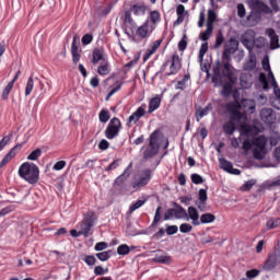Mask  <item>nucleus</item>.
I'll list each match as a JSON object with an SVG mask.
<instances>
[{"label": "nucleus", "mask_w": 280, "mask_h": 280, "mask_svg": "<svg viewBox=\"0 0 280 280\" xmlns=\"http://www.w3.org/2000/svg\"><path fill=\"white\" fill-rule=\"evenodd\" d=\"M235 51H237V49L226 45L222 55V61H223L222 75L223 78H226L229 82H231L232 84H237V75L235 74V71L233 70V66L231 65V60H232L231 56H233Z\"/></svg>", "instance_id": "f257e3e1"}, {"label": "nucleus", "mask_w": 280, "mask_h": 280, "mask_svg": "<svg viewBox=\"0 0 280 280\" xmlns=\"http://www.w3.org/2000/svg\"><path fill=\"white\" fill-rule=\"evenodd\" d=\"M266 34L270 38V49H279L280 44H279V35H277V32L275 28H267Z\"/></svg>", "instance_id": "dca6fc26"}, {"label": "nucleus", "mask_w": 280, "mask_h": 280, "mask_svg": "<svg viewBox=\"0 0 280 280\" xmlns=\"http://www.w3.org/2000/svg\"><path fill=\"white\" fill-rule=\"evenodd\" d=\"M187 220H191L192 226H200V214L194 206L188 207Z\"/></svg>", "instance_id": "2eb2a0df"}, {"label": "nucleus", "mask_w": 280, "mask_h": 280, "mask_svg": "<svg viewBox=\"0 0 280 280\" xmlns=\"http://www.w3.org/2000/svg\"><path fill=\"white\" fill-rule=\"evenodd\" d=\"M19 176L30 185H36L40 179V170L34 163H23L19 168Z\"/></svg>", "instance_id": "f03ea898"}, {"label": "nucleus", "mask_w": 280, "mask_h": 280, "mask_svg": "<svg viewBox=\"0 0 280 280\" xmlns=\"http://www.w3.org/2000/svg\"><path fill=\"white\" fill-rule=\"evenodd\" d=\"M253 144L258 150H266V145L268 144V138H266V136H258L257 138H254Z\"/></svg>", "instance_id": "5701e85b"}, {"label": "nucleus", "mask_w": 280, "mask_h": 280, "mask_svg": "<svg viewBox=\"0 0 280 280\" xmlns=\"http://www.w3.org/2000/svg\"><path fill=\"white\" fill-rule=\"evenodd\" d=\"M220 80H222V73L220 72V62H218L217 68L213 71L212 83L218 85Z\"/></svg>", "instance_id": "e433bc0d"}, {"label": "nucleus", "mask_w": 280, "mask_h": 280, "mask_svg": "<svg viewBox=\"0 0 280 280\" xmlns=\"http://www.w3.org/2000/svg\"><path fill=\"white\" fill-rule=\"evenodd\" d=\"M71 54H72V62L74 65H78V62H80V58H82V55H80V48L78 47V44H75V37H73V40L71 44Z\"/></svg>", "instance_id": "412c9836"}, {"label": "nucleus", "mask_w": 280, "mask_h": 280, "mask_svg": "<svg viewBox=\"0 0 280 280\" xmlns=\"http://www.w3.org/2000/svg\"><path fill=\"white\" fill-rule=\"evenodd\" d=\"M211 110H213V103H208L207 106L202 107H196L195 109V118L196 121H200L202 119V117H207V115H209V113H211Z\"/></svg>", "instance_id": "ddd939ff"}, {"label": "nucleus", "mask_w": 280, "mask_h": 280, "mask_svg": "<svg viewBox=\"0 0 280 280\" xmlns=\"http://www.w3.org/2000/svg\"><path fill=\"white\" fill-rule=\"evenodd\" d=\"M260 119L267 126H272L277 121V115L272 108H262L260 110Z\"/></svg>", "instance_id": "1a4fd4ad"}, {"label": "nucleus", "mask_w": 280, "mask_h": 280, "mask_svg": "<svg viewBox=\"0 0 280 280\" xmlns=\"http://www.w3.org/2000/svg\"><path fill=\"white\" fill-rule=\"evenodd\" d=\"M230 110V119L232 121H242V119H244V114H242V112H240L238 109H231Z\"/></svg>", "instance_id": "c85d7f7f"}, {"label": "nucleus", "mask_w": 280, "mask_h": 280, "mask_svg": "<svg viewBox=\"0 0 280 280\" xmlns=\"http://www.w3.org/2000/svg\"><path fill=\"white\" fill-rule=\"evenodd\" d=\"M258 80L260 84H262L264 91H268V89H270V84L268 83V77H266V73L260 72Z\"/></svg>", "instance_id": "a19ab883"}, {"label": "nucleus", "mask_w": 280, "mask_h": 280, "mask_svg": "<svg viewBox=\"0 0 280 280\" xmlns=\"http://www.w3.org/2000/svg\"><path fill=\"white\" fill-rule=\"evenodd\" d=\"M266 46V39L261 36L258 38H255L254 47H257V49H261Z\"/></svg>", "instance_id": "680f3d73"}, {"label": "nucleus", "mask_w": 280, "mask_h": 280, "mask_svg": "<svg viewBox=\"0 0 280 280\" xmlns=\"http://www.w3.org/2000/svg\"><path fill=\"white\" fill-rule=\"evenodd\" d=\"M106 248H108V243L106 242H98L94 246V250H96L97 253L106 250Z\"/></svg>", "instance_id": "69168bd1"}, {"label": "nucleus", "mask_w": 280, "mask_h": 280, "mask_svg": "<svg viewBox=\"0 0 280 280\" xmlns=\"http://www.w3.org/2000/svg\"><path fill=\"white\" fill-rule=\"evenodd\" d=\"M179 231L180 233H191V231H194V226L189 223H182L179 225Z\"/></svg>", "instance_id": "13d9d810"}, {"label": "nucleus", "mask_w": 280, "mask_h": 280, "mask_svg": "<svg viewBox=\"0 0 280 280\" xmlns=\"http://www.w3.org/2000/svg\"><path fill=\"white\" fill-rule=\"evenodd\" d=\"M101 60H104V49L102 48H95L93 50V59L92 62L93 65H97Z\"/></svg>", "instance_id": "bb28decb"}, {"label": "nucleus", "mask_w": 280, "mask_h": 280, "mask_svg": "<svg viewBox=\"0 0 280 280\" xmlns=\"http://www.w3.org/2000/svg\"><path fill=\"white\" fill-rule=\"evenodd\" d=\"M100 261H108L113 257V250L101 252L95 255Z\"/></svg>", "instance_id": "f704fd0d"}, {"label": "nucleus", "mask_w": 280, "mask_h": 280, "mask_svg": "<svg viewBox=\"0 0 280 280\" xmlns=\"http://www.w3.org/2000/svg\"><path fill=\"white\" fill-rule=\"evenodd\" d=\"M32 91H34V78L30 77L25 86V97L32 95Z\"/></svg>", "instance_id": "ea45409f"}, {"label": "nucleus", "mask_w": 280, "mask_h": 280, "mask_svg": "<svg viewBox=\"0 0 280 280\" xmlns=\"http://www.w3.org/2000/svg\"><path fill=\"white\" fill-rule=\"evenodd\" d=\"M161 43H163V38L155 40L150 45L148 48V56H153V54H156V49L161 47Z\"/></svg>", "instance_id": "7c9ffc66"}, {"label": "nucleus", "mask_w": 280, "mask_h": 280, "mask_svg": "<svg viewBox=\"0 0 280 280\" xmlns=\"http://www.w3.org/2000/svg\"><path fill=\"white\" fill-rule=\"evenodd\" d=\"M81 43L82 45H91L93 43V35L91 34L83 35V37L81 38Z\"/></svg>", "instance_id": "774afa93"}, {"label": "nucleus", "mask_w": 280, "mask_h": 280, "mask_svg": "<svg viewBox=\"0 0 280 280\" xmlns=\"http://www.w3.org/2000/svg\"><path fill=\"white\" fill-rule=\"evenodd\" d=\"M161 222V207H158L155 210L154 219L152 221L151 226H156Z\"/></svg>", "instance_id": "bf43d9fd"}, {"label": "nucleus", "mask_w": 280, "mask_h": 280, "mask_svg": "<svg viewBox=\"0 0 280 280\" xmlns=\"http://www.w3.org/2000/svg\"><path fill=\"white\" fill-rule=\"evenodd\" d=\"M145 202H148V199H139L138 201L133 202L129 207V213H135V211H137V209H141Z\"/></svg>", "instance_id": "473e14b6"}, {"label": "nucleus", "mask_w": 280, "mask_h": 280, "mask_svg": "<svg viewBox=\"0 0 280 280\" xmlns=\"http://www.w3.org/2000/svg\"><path fill=\"white\" fill-rule=\"evenodd\" d=\"M180 56H178L177 54L172 56V61H171V66H170V72L166 73V75H176V73H178V71H180Z\"/></svg>", "instance_id": "4468645a"}, {"label": "nucleus", "mask_w": 280, "mask_h": 280, "mask_svg": "<svg viewBox=\"0 0 280 280\" xmlns=\"http://www.w3.org/2000/svg\"><path fill=\"white\" fill-rule=\"evenodd\" d=\"M12 89H14V85L12 83H8V85L2 91V100H8L10 97V93H12Z\"/></svg>", "instance_id": "de8ad7c7"}, {"label": "nucleus", "mask_w": 280, "mask_h": 280, "mask_svg": "<svg viewBox=\"0 0 280 280\" xmlns=\"http://www.w3.org/2000/svg\"><path fill=\"white\" fill-rule=\"evenodd\" d=\"M150 20L155 25V23L161 22V13L159 11H151L150 12Z\"/></svg>", "instance_id": "3c124183"}, {"label": "nucleus", "mask_w": 280, "mask_h": 280, "mask_svg": "<svg viewBox=\"0 0 280 280\" xmlns=\"http://www.w3.org/2000/svg\"><path fill=\"white\" fill-rule=\"evenodd\" d=\"M21 148H23V144H15L1 160L0 168L5 167V165H8V163H10V161L13 160L16 154H19Z\"/></svg>", "instance_id": "f8f14e48"}, {"label": "nucleus", "mask_w": 280, "mask_h": 280, "mask_svg": "<svg viewBox=\"0 0 280 280\" xmlns=\"http://www.w3.org/2000/svg\"><path fill=\"white\" fill-rule=\"evenodd\" d=\"M42 155H43V150L36 149V150H34V151L27 156V160H28V161H38V159H40Z\"/></svg>", "instance_id": "c03bdc74"}, {"label": "nucleus", "mask_w": 280, "mask_h": 280, "mask_svg": "<svg viewBox=\"0 0 280 280\" xmlns=\"http://www.w3.org/2000/svg\"><path fill=\"white\" fill-rule=\"evenodd\" d=\"M266 225H267L268 230H272V229L279 228L280 226V218L268 220Z\"/></svg>", "instance_id": "37998d69"}, {"label": "nucleus", "mask_w": 280, "mask_h": 280, "mask_svg": "<svg viewBox=\"0 0 280 280\" xmlns=\"http://www.w3.org/2000/svg\"><path fill=\"white\" fill-rule=\"evenodd\" d=\"M98 119L101 124H106L108 119H110V113L108 112V109H102L98 114Z\"/></svg>", "instance_id": "58836bf2"}, {"label": "nucleus", "mask_w": 280, "mask_h": 280, "mask_svg": "<svg viewBox=\"0 0 280 280\" xmlns=\"http://www.w3.org/2000/svg\"><path fill=\"white\" fill-rule=\"evenodd\" d=\"M277 266H279V254L275 252L268 255L262 268L266 270V272H270L271 270H275Z\"/></svg>", "instance_id": "9d476101"}, {"label": "nucleus", "mask_w": 280, "mask_h": 280, "mask_svg": "<svg viewBox=\"0 0 280 280\" xmlns=\"http://www.w3.org/2000/svg\"><path fill=\"white\" fill-rule=\"evenodd\" d=\"M130 167H132V162L127 166L124 173L115 179L114 185H117L118 187H124V183H126V179L130 176V173H128V170H130Z\"/></svg>", "instance_id": "4be33fe9"}, {"label": "nucleus", "mask_w": 280, "mask_h": 280, "mask_svg": "<svg viewBox=\"0 0 280 280\" xmlns=\"http://www.w3.org/2000/svg\"><path fill=\"white\" fill-rule=\"evenodd\" d=\"M190 78H191V75L185 74L183 77V80L177 82V84L175 86L176 91H185V89H187V82H189Z\"/></svg>", "instance_id": "c756f323"}, {"label": "nucleus", "mask_w": 280, "mask_h": 280, "mask_svg": "<svg viewBox=\"0 0 280 280\" xmlns=\"http://www.w3.org/2000/svg\"><path fill=\"white\" fill-rule=\"evenodd\" d=\"M208 199H209V196L207 195V189L205 188L199 189V201L202 205H207Z\"/></svg>", "instance_id": "603ef678"}, {"label": "nucleus", "mask_w": 280, "mask_h": 280, "mask_svg": "<svg viewBox=\"0 0 280 280\" xmlns=\"http://www.w3.org/2000/svg\"><path fill=\"white\" fill-rule=\"evenodd\" d=\"M207 30L200 33V40H203L206 43V40H209V35L213 34V27L212 26H206Z\"/></svg>", "instance_id": "49530a36"}, {"label": "nucleus", "mask_w": 280, "mask_h": 280, "mask_svg": "<svg viewBox=\"0 0 280 280\" xmlns=\"http://www.w3.org/2000/svg\"><path fill=\"white\" fill-rule=\"evenodd\" d=\"M220 167L223 170V172H226L228 174H233L234 176H240L242 174V171L238 168L233 167V163L224 158L219 159Z\"/></svg>", "instance_id": "9b49d317"}, {"label": "nucleus", "mask_w": 280, "mask_h": 280, "mask_svg": "<svg viewBox=\"0 0 280 280\" xmlns=\"http://www.w3.org/2000/svg\"><path fill=\"white\" fill-rule=\"evenodd\" d=\"M165 226H166V235H176V233H178V225L165 224Z\"/></svg>", "instance_id": "4d7b16f0"}, {"label": "nucleus", "mask_w": 280, "mask_h": 280, "mask_svg": "<svg viewBox=\"0 0 280 280\" xmlns=\"http://www.w3.org/2000/svg\"><path fill=\"white\" fill-rule=\"evenodd\" d=\"M120 162H121L120 159L114 160V161L105 168V172H113V170H117Z\"/></svg>", "instance_id": "052dcab7"}, {"label": "nucleus", "mask_w": 280, "mask_h": 280, "mask_svg": "<svg viewBox=\"0 0 280 280\" xmlns=\"http://www.w3.org/2000/svg\"><path fill=\"white\" fill-rule=\"evenodd\" d=\"M200 224H211L215 222V215L213 213H203L199 220Z\"/></svg>", "instance_id": "cd10ccee"}, {"label": "nucleus", "mask_w": 280, "mask_h": 280, "mask_svg": "<svg viewBox=\"0 0 280 280\" xmlns=\"http://www.w3.org/2000/svg\"><path fill=\"white\" fill-rule=\"evenodd\" d=\"M237 16L244 19L246 16V7L243 3L237 4Z\"/></svg>", "instance_id": "0e129e2a"}, {"label": "nucleus", "mask_w": 280, "mask_h": 280, "mask_svg": "<svg viewBox=\"0 0 280 280\" xmlns=\"http://www.w3.org/2000/svg\"><path fill=\"white\" fill-rule=\"evenodd\" d=\"M161 107V97L156 96L150 100L148 113H154L158 108Z\"/></svg>", "instance_id": "a878e982"}, {"label": "nucleus", "mask_w": 280, "mask_h": 280, "mask_svg": "<svg viewBox=\"0 0 280 280\" xmlns=\"http://www.w3.org/2000/svg\"><path fill=\"white\" fill-rule=\"evenodd\" d=\"M95 222H97V214H95V212L88 211L83 214V219L80 223V230L84 237H89V235H91V230L95 226Z\"/></svg>", "instance_id": "20e7f679"}, {"label": "nucleus", "mask_w": 280, "mask_h": 280, "mask_svg": "<svg viewBox=\"0 0 280 280\" xmlns=\"http://www.w3.org/2000/svg\"><path fill=\"white\" fill-rule=\"evenodd\" d=\"M255 36L256 33L253 30L245 31V33L241 36V43L245 49L249 51H253V49H255Z\"/></svg>", "instance_id": "423d86ee"}, {"label": "nucleus", "mask_w": 280, "mask_h": 280, "mask_svg": "<svg viewBox=\"0 0 280 280\" xmlns=\"http://www.w3.org/2000/svg\"><path fill=\"white\" fill-rule=\"evenodd\" d=\"M143 115H145V107L143 106L138 107L137 110L129 116L128 118L129 124H132V121L133 124H137L139 119L143 117Z\"/></svg>", "instance_id": "aec40b11"}, {"label": "nucleus", "mask_w": 280, "mask_h": 280, "mask_svg": "<svg viewBox=\"0 0 280 280\" xmlns=\"http://www.w3.org/2000/svg\"><path fill=\"white\" fill-rule=\"evenodd\" d=\"M240 84L242 89H250V86H253V74L242 73L240 77Z\"/></svg>", "instance_id": "6ab92c4d"}, {"label": "nucleus", "mask_w": 280, "mask_h": 280, "mask_svg": "<svg viewBox=\"0 0 280 280\" xmlns=\"http://www.w3.org/2000/svg\"><path fill=\"white\" fill-rule=\"evenodd\" d=\"M215 19H218V14H215V11L210 9L208 11V20L206 26H209L211 30V27H213V23H215Z\"/></svg>", "instance_id": "2f4dec72"}, {"label": "nucleus", "mask_w": 280, "mask_h": 280, "mask_svg": "<svg viewBox=\"0 0 280 280\" xmlns=\"http://www.w3.org/2000/svg\"><path fill=\"white\" fill-rule=\"evenodd\" d=\"M83 261L86 264V266H90V268H93L95 264H97V258L93 255H85L83 258Z\"/></svg>", "instance_id": "79ce46f5"}, {"label": "nucleus", "mask_w": 280, "mask_h": 280, "mask_svg": "<svg viewBox=\"0 0 280 280\" xmlns=\"http://www.w3.org/2000/svg\"><path fill=\"white\" fill-rule=\"evenodd\" d=\"M152 170H143L141 175L139 176V179L132 184L133 189H141V187H145V185H149L150 180H152Z\"/></svg>", "instance_id": "0eeeda50"}, {"label": "nucleus", "mask_w": 280, "mask_h": 280, "mask_svg": "<svg viewBox=\"0 0 280 280\" xmlns=\"http://www.w3.org/2000/svg\"><path fill=\"white\" fill-rule=\"evenodd\" d=\"M119 132H121V120L117 117H114L109 120L104 135L106 139L113 141L116 137H119Z\"/></svg>", "instance_id": "39448f33"}, {"label": "nucleus", "mask_w": 280, "mask_h": 280, "mask_svg": "<svg viewBox=\"0 0 280 280\" xmlns=\"http://www.w3.org/2000/svg\"><path fill=\"white\" fill-rule=\"evenodd\" d=\"M233 84H235V83H232L230 81V83H225L223 85L222 94L225 95V97H229V95H231V93H233Z\"/></svg>", "instance_id": "09e8293b"}, {"label": "nucleus", "mask_w": 280, "mask_h": 280, "mask_svg": "<svg viewBox=\"0 0 280 280\" xmlns=\"http://www.w3.org/2000/svg\"><path fill=\"white\" fill-rule=\"evenodd\" d=\"M124 23L125 34L130 37V32H128V30L131 31V34H135V30H137V22H135V20L132 19V13L130 12V10L125 11Z\"/></svg>", "instance_id": "6e6552de"}, {"label": "nucleus", "mask_w": 280, "mask_h": 280, "mask_svg": "<svg viewBox=\"0 0 280 280\" xmlns=\"http://www.w3.org/2000/svg\"><path fill=\"white\" fill-rule=\"evenodd\" d=\"M97 73L100 75H108V73H110V69H108V63L101 65L97 69Z\"/></svg>", "instance_id": "5fc2aeb1"}, {"label": "nucleus", "mask_w": 280, "mask_h": 280, "mask_svg": "<svg viewBox=\"0 0 280 280\" xmlns=\"http://www.w3.org/2000/svg\"><path fill=\"white\" fill-rule=\"evenodd\" d=\"M135 246H128V244H121L117 247V254L121 257H126V255H130L131 250H135Z\"/></svg>", "instance_id": "393cba45"}, {"label": "nucleus", "mask_w": 280, "mask_h": 280, "mask_svg": "<svg viewBox=\"0 0 280 280\" xmlns=\"http://www.w3.org/2000/svg\"><path fill=\"white\" fill-rule=\"evenodd\" d=\"M235 130H236V127H235V122L233 121H228L223 125V132H225V135H233Z\"/></svg>", "instance_id": "72a5a7b5"}, {"label": "nucleus", "mask_w": 280, "mask_h": 280, "mask_svg": "<svg viewBox=\"0 0 280 280\" xmlns=\"http://www.w3.org/2000/svg\"><path fill=\"white\" fill-rule=\"evenodd\" d=\"M209 51V43L201 44L200 50H199V60L202 62L205 59V55Z\"/></svg>", "instance_id": "8fccbe9b"}, {"label": "nucleus", "mask_w": 280, "mask_h": 280, "mask_svg": "<svg viewBox=\"0 0 280 280\" xmlns=\"http://www.w3.org/2000/svg\"><path fill=\"white\" fill-rule=\"evenodd\" d=\"M224 43V35L222 32H219L215 38L214 47L218 49V47H222V44Z\"/></svg>", "instance_id": "338daca9"}, {"label": "nucleus", "mask_w": 280, "mask_h": 280, "mask_svg": "<svg viewBox=\"0 0 280 280\" xmlns=\"http://www.w3.org/2000/svg\"><path fill=\"white\" fill-rule=\"evenodd\" d=\"M253 154L255 159H257L258 161H261L264 159V154H266V150L256 148L254 149Z\"/></svg>", "instance_id": "e2e57ef3"}, {"label": "nucleus", "mask_w": 280, "mask_h": 280, "mask_svg": "<svg viewBox=\"0 0 280 280\" xmlns=\"http://www.w3.org/2000/svg\"><path fill=\"white\" fill-rule=\"evenodd\" d=\"M161 135V130H154L149 137V144L143 151L144 161H149V159H154L156 154H159V150L161 144L159 143V137Z\"/></svg>", "instance_id": "7ed1b4c3"}, {"label": "nucleus", "mask_w": 280, "mask_h": 280, "mask_svg": "<svg viewBox=\"0 0 280 280\" xmlns=\"http://www.w3.org/2000/svg\"><path fill=\"white\" fill-rule=\"evenodd\" d=\"M190 179L194 185H202V183H205V178H202V176L198 173L191 174Z\"/></svg>", "instance_id": "a18cd8bd"}, {"label": "nucleus", "mask_w": 280, "mask_h": 280, "mask_svg": "<svg viewBox=\"0 0 280 280\" xmlns=\"http://www.w3.org/2000/svg\"><path fill=\"white\" fill-rule=\"evenodd\" d=\"M257 67V59L255 57H250L249 60L244 65L245 71H255Z\"/></svg>", "instance_id": "c9c22d12"}, {"label": "nucleus", "mask_w": 280, "mask_h": 280, "mask_svg": "<svg viewBox=\"0 0 280 280\" xmlns=\"http://www.w3.org/2000/svg\"><path fill=\"white\" fill-rule=\"evenodd\" d=\"M113 10V4H107L106 7H101L97 9L100 16H108L110 14V11Z\"/></svg>", "instance_id": "4c0bfd02"}, {"label": "nucleus", "mask_w": 280, "mask_h": 280, "mask_svg": "<svg viewBox=\"0 0 280 280\" xmlns=\"http://www.w3.org/2000/svg\"><path fill=\"white\" fill-rule=\"evenodd\" d=\"M174 207H175V218L176 220H182L187 218V210H185V208H183V206L178 205L177 202H174Z\"/></svg>", "instance_id": "b1692460"}, {"label": "nucleus", "mask_w": 280, "mask_h": 280, "mask_svg": "<svg viewBox=\"0 0 280 280\" xmlns=\"http://www.w3.org/2000/svg\"><path fill=\"white\" fill-rule=\"evenodd\" d=\"M10 141H12V135L4 136L0 140V152L3 151V149L5 148V145H8V143H10Z\"/></svg>", "instance_id": "6e6d98bb"}, {"label": "nucleus", "mask_w": 280, "mask_h": 280, "mask_svg": "<svg viewBox=\"0 0 280 280\" xmlns=\"http://www.w3.org/2000/svg\"><path fill=\"white\" fill-rule=\"evenodd\" d=\"M148 11V7L142 4H131L129 12L135 14V16H145V12Z\"/></svg>", "instance_id": "a211bd4d"}, {"label": "nucleus", "mask_w": 280, "mask_h": 280, "mask_svg": "<svg viewBox=\"0 0 280 280\" xmlns=\"http://www.w3.org/2000/svg\"><path fill=\"white\" fill-rule=\"evenodd\" d=\"M136 34L139 38H148V36L152 34V30L150 31V21L147 20L141 26H139Z\"/></svg>", "instance_id": "f3484780"}, {"label": "nucleus", "mask_w": 280, "mask_h": 280, "mask_svg": "<svg viewBox=\"0 0 280 280\" xmlns=\"http://www.w3.org/2000/svg\"><path fill=\"white\" fill-rule=\"evenodd\" d=\"M255 183H257L255 179L245 182L242 186L243 191H250L255 187Z\"/></svg>", "instance_id": "864d4df0"}]
</instances>
